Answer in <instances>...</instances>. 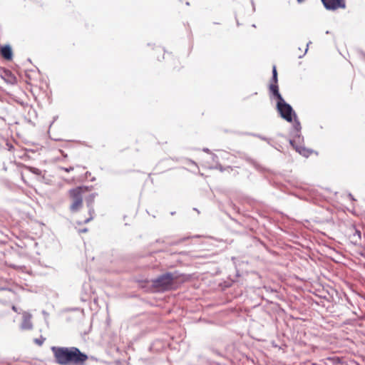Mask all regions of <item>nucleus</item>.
I'll return each instance as SVG.
<instances>
[{"mask_svg": "<svg viewBox=\"0 0 365 365\" xmlns=\"http://www.w3.org/2000/svg\"><path fill=\"white\" fill-rule=\"evenodd\" d=\"M60 152L64 158H67V155L64 154V153L61 150H60Z\"/></svg>", "mask_w": 365, "mask_h": 365, "instance_id": "16", "label": "nucleus"}, {"mask_svg": "<svg viewBox=\"0 0 365 365\" xmlns=\"http://www.w3.org/2000/svg\"><path fill=\"white\" fill-rule=\"evenodd\" d=\"M31 315L29 313H23V321L21 325L23 329H31L32 328V323L31 322Z\"/></svg>", "mask_w": 365, "mask_h": 365, "instance_id": "8", "label": "nucleus"}, {"mask_svg": "<svg viewBox=\"0 0 365 365\" xmlns=\"http://www.w3.org/2000/svg\"><path fill=\"white\" fill-rule=\"evenodd\" d=\"M0 53L1 56L8 61H11L13 57V52L9 45H4L0 48Z\"/></svg>", "mask_w": 365, "mask_h": 365, "instance_id": "7", "label": "nucleus"}, {"mask_svg": "<svg viewBox=\"0 0 365 365\" xmlns=\"http://www.w3.org/2000/svg\"><path fill=\"white\" fill-rule=\"evenodd\" d=\"M63 170H64L66 172L68 173L71 170H73V167H69V168H62Z\"/></svg>", "mask_w": 365, "mask_h": 365, "instance_id": "13", "label": "nucleus"}, {"mask_svg": "<svg viewBox=\"0 0 365 365\" xmlns=\"http://www.w3.org/2000/svg\"><path fill=\"white\" fill-rule=\"evenodd\" d=\"M51 351L56 362L60 365H84L88 356L76 347L53 346Z\"/></svg>", "mask_w": 365, "mask_h": 365, "instance_id": "1", "label": "nucleus"}, {"mask_svg": "<svg viewBox=\"0 0 365 365\" xmlns=\"http://www.w3.org/2000/svg\"><path fill=\"white\" fill-rule=\"evenodd\" d=\"M345 235L349 239V240L354 244H357L361 240V230L354 224H351L346 227L345 230Z\"/></svg>", "mask_w": 365, "mask_h": 365, "instance_id": "5", "label": "nucleus"}, {"mask_svg": "<svg viewBox=\"0 0 365 365\" xmlns=\"http://www.w3.org/2000/svg\"><path fill=\"white\" fill-rule=\"evenodd\" d=\"M29 171H31L32 173L36 175H40L41 174V171L38 169V168H33V167H26Z\"/></svg>", "mask_w": 365, "mask_h": 365, "instance_id": "10", "label": "nucleus"}, {"mask_svg": "<svg viewBox=\"0 0 365 365\" xmlns=\"http://www.w3.org/2000/svg\"><path fill=\"white\" fill-rule=\"evenodd\" d=\"M272 74H273L272 80H273L274 83H277V69H276L275 66L273 67Z\"/></svg>", "mask_w": 365, "mask_h": 365, "instance_id": "11", "label": "nucleus"}, {"mask_svg": "<svg viewBox=\"0 0 365 365\" xmlns=\"http://www.w3.org/2000/svg\"><path fill=\"white\" fill-rule=\"evenodd\" d=\"M299 3L303 2L304 0H297Z\"/></svg>", "mask_w": 365, "mask_h": 365, "instance_id": "17", "label": "nucleus"}, {"mask_svg": "<svg viewBox=\"0 0 365 365\" xmlns=\"http://www.w3.org/2000/svg\"><path fill=\"white\" fill-rule=\"evenodd\" d=\"M68 197L71 200L70 210L72 212H77L83 207V200L90 202L93 200L91 190L86 186H79L71 189L68 191Z\"/></svg>", "mask_w": 365, "mask_h": 365, "instance_id": "2", "label": "nucleus"}, {"mask_svg": "<svg viewBox=\"0 0 365 365\" xmlns=\"http://www.w3.org/2000/svg\"><path fill=\"white\" fill-rule=\"evenodd\" d=\"M324 7L328 10H337L346 7L345 0H321Z\"/></svg>", "mask_w": 365, "mask_h": 365, "instance_id": "6", "label": "nucleus"}, {"mask_svg": "<svg viewBox=\"0 0 365 365\" xmlns=\"http://www.w3.org/2000/svg\"><path fill=\"white\" fill-rule=\"evenodd\" d=\"M277 107L282 118H283L287 122H292L293 115L294 118H296V115L294 113L292 108L291 107L290 105H289L284 101L283 98H282V100H279L277 101Z\"/></svg>", "mask_w": 365, "mask_h": 365, "instance_id": "4", "label": "nucleus"}, {"mask_svg": "<svg viewBox=\"0 0 365 365\" xmlns=\"http://www.w3.org/2000/svg\"><path fill=\"white\" fill-rule=\"evenodd\" d=\"M92 218H93V217H92V214H91V212H90V217H89L88 218L86 219V220H84V222H85V223H88V222H90V221L92 220Z\"/></svg>", "mask_w": 365, "mask_h": 365, "instance_id": "14", "label": "nucleus"}, {"mask_svg": "<svg viewBox=\"0 0 365 365\" xmlns=\"http://www.w3.org/2000/svg\"><path fill=\"white\" fill-rule=\"evenodd\" d=\"M269 90L273 93V95L277 98V100H282V97L281 94L279 93L277 83H272L269 86Z\"/></svg>", "mask_w": 365, "mask_h": 365, "instance_id": "9", "label": "nucleus"}, {"mask_svg": "<svg viewBox=\"0 0 365 365\" xmlns=\"http://www.w3.org/2000/svg\"><path fill=\"white\" fill-rule=\"evenodd\" d=\"M178 277L175 274L167 272L152 280V287L156 292H165L177 288Z\"/></svg>", "mask_w": 365, "mask_h": 365, "instance_id": "3", "label": "nucleus"}, {"mask_svg": "<svg viewBox=\"0 0 365 365\" xmlns=\"http://www.w3.org/2000/svg\"><path fill=\"white\" fill-rule=\"evenodd\" d=\"M12 310L14 311L15 312H17L18 310H17V308L16 306L13 305L12 307H11Z\"/></svg>", "mask_w": 365, "mask_h": 365, "instance_id": "15", "label": "nucleus"}, {"mask_svg": "<svg viewBox=\"0 0 365 365\" xmlns=\"http://www.w3.org/2000/svg\"><path fill=\"white\" fill-rule=\"evenodd\" d=\"M294 127L296 128L297 130H299L300 128H301V126H300V123L299 121L297 120H295V125H294Z\"/></svg>", "mask_w": 365, "mask_h": 365, "instance_id": "12", "label": "nucleus"}]
</instances>
